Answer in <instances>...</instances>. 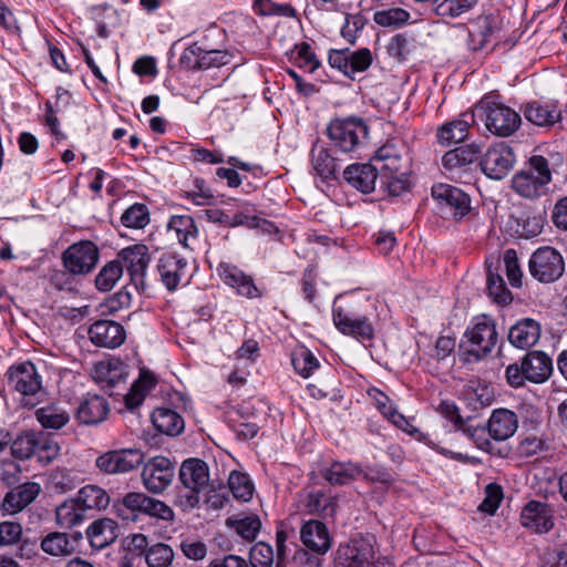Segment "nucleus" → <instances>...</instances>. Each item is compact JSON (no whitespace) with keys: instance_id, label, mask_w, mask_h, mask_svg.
<instances>
[{"instance_id":"nucleus-35","label":"nucleus","mask_w":567,"mask_h":567,"mask_svg":"<svg viewBox=\"0 0 567 567\" xmlns=\"http://www.w3.org/2000/svg\"><path fill=\"white\" fill-rule=\"evenodd\" d=\"M361 465L353 462H333L322 472V476L332 485H346L362 474Z\"/></svg>"},{"instance_id":"nucleus-37","label":"nucleus","mask_w":567,"mask_h":567,"mask_svg":"<svg viewBox=\"0 0 567 567\" xmlns=\"http://www.w3.org/2000/svg\"><path fill=\"white\" fill-rule=\"evenodd\" d=\"M525 118L538 126H551L560 118V112L554 104L528 103L524 109Z\"/></svg>"},{"instance_id":"nucleus-28","label":"nucleus","mask_w":567,"mask_h":567,"mask_svg":"<svg viewBox=\"0 0 567 567\" xmlns=\"http://www.w3.org/2000/svg\"><path fill=\"white\" fill-rule=\"evenodd\" d=\"M344 179L362 193H370L375 187L377 167L371 164H352L343 172Z\"/></svg>"},{"instance_id":"nucleus-38","label":"nucleus","mask_w":567,"mask_h":567,"mask_svg":"<svg viewBox=\"0 0 567 567\" xmlns=\"http://www.w3.org/2000/svg\"><path fill=\"white\" fill-rule=\"evenodd\" d=\"M480 152L481 148L476 144H467L456 147L444 154L442 157V165L447 171L461 168L473 163L477 158Z\"/></svg>"},{"instance_id":"nucleus-29","label":"nucleus","mask_w":567,"mask_h":567,"mask_svg":"<svg viewBox=\"0 0 567 567\" xmlns=\"http://www.w3.org/2000/svg\"><path fill=\"white\" fill-rule=\"evenodd\" d=\"M525 373L527 380L533 383H543L553 371L551 359L542 351H530L524 359Z\"/></svg>"},{"instance_id":"nucleus-14","label":"nucleus","mask_w":567,"mask_h":567,"mask_svg":"<svg viewBox=\"0 0 567 567\" xmlns=\"http://www.w3.org/2000/svg\"><path fill=\"white\" fill-rule=\"evenodd\" d=\"M333 322L341 333L358 340H371L374 336L373 326L367 317H360L342 307L333 308Z\"/></svg>"},{"instance_id":"nucleus-16","label":"nucleus","mask_w":567,"mask_h":567,"mask_svg":"<svg viewBox=\"0 0 567 567\" xmlns=\"http://www.w3.org/2000/svg\"><path fill=\"white\" fill-rule=\"evenodd\" d=\"M217 274L223 282L235 289L239 296L249 299L261 297V293L256 287L251 276L246 275L237 266L228 262H220L217 267Z\"/></svg>"},{"instance_id":"nucleus-57","label":"nucleus","mask_w":567,"mask_h":567,"mask_svg":"<svg viewBox=\"0 0 567 567\" xmlns=\"http://www.w3.org/2000/svg\"><path fill=\"white\" fill-rule=\"evenodd\" d=\"M381 186L385 188L391 196H400L410 187L409 177L405 173L386 175L380 177Z\"/></svg>"},{"instance_id":"nucleus-64","label":"nucleus","mask_w":567,"mask_h":567,"mask_svg":"<svg viewBox=\"0 0 567 567\" xmlns=\"http://www.w3.org/2000/svg\"><path fill=\"white\" fill-rule=\"evenodd\" d=\"M487 496L478 506V509L483 513L494 514L498 508L502 501V492L498 486L488 485L486 488Z\"/></svg>"},{"instance_id":"nucleus-27","label":"nucleus","mask_w":567,"mask_h":567,"mask_svg":"<svg viewBox=\"0 0 567 567\" xmlns=\"http://www.w3.org/2000/svg\"><path fill=\"white\" fill-rule=\"evenodd\" d=\"M488 434L495 441H505L514 435L518 421L514 412L507 409L493 411L488 422Z\"/></svg>"},{"instance_id":"nucleus-21","label":"nucleus","mask_w":567,"mask_h":567,"mask_svg":"<svg viewBox=\"0 0 567 567\" xmlns=\"http://www.w3.org/2000/svg\"><path fill=\"white\" fill-rule=\"evenodd\" d=\"M475 123V114L465 112L451 122L445 123L437 130V141L440 144L449 146L463 142L467 135L470 127Z\"/></svg>"},{"instance_id":"nucleus-40","label":"nucleus","mask_w":567,"mask_h":567,"mask_svg":"<svg viewBox=\"0 0 567 567\" xmlns=\"http://www.w3.org/2000/svg\"><path fill=\"white\" fill-rule=\"evenodd\" d=\"M124 367L117 360H104L94 364L93 378L99 383H106L110 386L116 385L123 378Z\"/></svg>"},{"instance_id":"nucleus-9","label":"nucleus","mask_w":567,"mask_h":567,"mask_svg":"<svg viewBox=\"0 0 567 567\" xmlns=\"http://www.w3.org/2000/svg\"><path fill=\"white\" fill-rule=\"evenodd\" d=\"M179 481L188 491L185 495L186 505L195 507L199 503V493L209 482V468L207 463L199 458L184 461L179 468Z\"/></svg>"},{"instance_id":"nucleus-45","label":"nucleus","mask_w":567,"mask_h":567,"mask_svg":"<svg viewBox=\"0 0 567 567\" xmlns=\"http://www.w3.org/2000/svg\"><path fill=\"white\" fill-rule=\"evenodd\" d=\"M155 385V380L151 374L142 372L140 378L132 384L128 393L125 395V404L130 410L140 406L146 393Z\"/></svg>"},{"instance_id":"nucleus-2","label":"nucleus","mask_w":567,"mask_h":567,"mask_svg":"<svg viewBox=\"0 0 567 567\" xmlns=\"http://www.w3.org/2000/svg\"><path fill=\"white\" fill-rule=\"evenodd\" d=\"M498 339L496 324L493 319L483 315L477 317L472 327H468L462 340V348L467 362H476L488 355L495 348Z\"/></svg>"},{"instance_id":"nucleus-50","label":"nucleus","mask_w":567,"mask_h":567,"mask_svg":"<svg viewBox=\"0 0 567 567\" xmlns=\"http://www.w3.org/2000/svg\"><path fill=\"white\" fill-rule=\"evenodd\" d=\"M291 362L296 372L303 378L310 377L311 373L319 368L318 359L306 348L295 351L292 353Z\"/></svg>"},{"instance_id":"nucleus-13","label":"nucleus","mask_w":567,"mask_h":567,"mask_svg":"<svg viewBox=\"0 0 567 567\" xmlns=\"http://www.w3.org/2000/svg\"><path fill=\"white\" fill-rule=\"evenodd\" d=\"M116 259L122 261L123 268H126L135 287L143 288L146 269L151 261L148 247L143 244L128 246L117 254Z\"/></svg>"},{"instance_id":"nucleus-32","label":"nucleus","mask_w":567,"mask_h":567,"mask_svg":"<svg viewBox=\"0 0 567 567\" xmlns=\"http://www.w3.org/2000/svg\"><path fill=\"white\" fill-rule=\"evenodd\" d=\"M86 519V513L78 501L65 499L55 508V524L62 529H71Z\"/></svg>"},{"instance_id":"nucleus-26","label":"nucleus","mask_w":567,"mask_h":567,"mask_svg":"<svg viewBox=\"0 0 567 567\" xmlns=\"http://www.w3.org/2000/svg\"><path fill=\"white\" fill-rule=\"evenodd\" d=\"M303 545L317 553L324 554L330 548V537L326 525L319 520L311 519L303 524L300 530Z\"/></svg>"},{"instance_id":"nucleus-7","label":"nucleus","mask_w":567,"mask_h":567,"mask_svg":"<svg viewBox=\"0 0 567 567\" xmlns=\"http://www.w3.org/2000/svg\"><path fill=\"white\" fill-rule=\"evenodd\" d=\"M432 197L445 218L461 220L471 212L470 196L456 186L449 184L434 185Z\"/></svg>"},{"instance_id":"nucleus-17","label":"nucleus","mask_w":567,"mask_h":567,"mask_svg":"<svg viewBox=\"0 0 567 567\" xmlns=\"http://www.w3.org/2000/svg\"><path fill=\"white\" fill-rule=\"evenodd\" d=\"M83 539L81 532L72 534L64 532H51L41 540V549L53 557H66L78 551Z\"/></svg>"},{"instance_id":"nucleus-61","label":"nucleus","mask_w":567,"mask_h":567,"mask_svg":"<svg viewBox=\"0 0 567 567\" xmlns=\"http://www.w3.org/2000/svg\"><path fill=\"white\" fill-rule=\"evenodd\" d=\"M297 60L299 66L306 69L310 73H313L320 66V62L311 51L310 44L306 42L297 45Z\"/></svg>"},{"instance_id":"nucleus-30","label":"nucleus","mask_w":567,"mask_h":567,"mask_svg":"<svg viewBox=\"0 0 567 567\" xmlns=\"http://www.w3.org/2000/svg\"><path fill=\"white\" fill-rule=\"evenodd\" d=\"M40 492L41 487L38 483L28 482L21 484L6 495L3 508L10 514L20 512L32 503Z\"/></svg>"},{"instance_id":"nucleus-22","label":"nucleus","mask_w":567,"mask_h":567,"mask_svg":"<svg viewBox=\"0 0 567 567\" xmlns=\"http://www.w3.org/2000/svg\"><path fill=\"white\" fill-rule=\"evenodd\" d=\"M540 332V324L536 320L524 318L509 328L507 338L515 348L529 349L537 343Z\"/></svg>"},{"instance_id":"nucleus-44","label":"nucleus","mask_w":567,"mask_h":567,"mask_svg":"<svg viewBox=\"0 0 567 567\" xmlns=\"http://www.w3.org/2000/svg\"><path fill=\"white\" fill-rule=\"evenodd\" d=\"M312 166L316 173L324 179L331 178L337 172L336 159L328 150L321 145H315L311 151Z\"/></svg>"},{"instance_id":"nucleus-60","label":"nucleus","mask_w":567,"mask_h":567,"mask_svg":"<svg viewBox=\"0 0 567 567\" xmlns=\"http://www.w3.org/2000/svg\"><path fill=\"white\" fill-rule=\"evenodd\" d=\"M22 536V527L16 522L0 523V547L17 544Z\"/></svg>"},{"instance_id":"nucleus-12","label":"nucleus","mask_w":567,"mask_h":567,"mask_svg":"<svg viewBox=\"0 0 567 567\" xmlns=\"http://www.w3.org/2000/svg\"><path fill=\"white\" fill-rule=\"evenodd\" d=\"M175 476L173 462L165 456L150 458L143 466L142 481L144 487L154 494L162 493Z\"/></svg>"},{"instance_id":"nucleus-5","label":"nucleus","mask_w":567,"mask_h":567,"mask_svg":"<svg viewBox=\"0 0 567 567\" xmlns=\"http://www.w3.org/2000/svg\"><path fill=\"white\" fill-rule=\"evenodd\" d=\"M528 270L537 281L551 284L564 275L565 261L558 250L550 246H544L532 254Z\"/></svg>"},{"instance_id":"nucleus-33","label":"nucleus","mask_w":567,"mask_h":567,"mask_svg":"<svg viewBox=\"0 0 567 567\" xmlns=\"http://www.w3.org/2000/svg\"><path fill=\"white\" fill-rule=\"evenodd\" d=\"M303 505L311 515L332 518L337 513L338 501L334 496L327 495L322 491H312L306 495Z\"/></svg>"},{"instance_id":"nucleus-41","label":"nucleus","mask_w":567,"mask_h":567,"mask_svg":"<svg viewBox=\"0 0 567 567\" xmlns=\"http://www.w3.org/2000/svg\"><path fill=\"white\" fill-rule=\"evenodd\" d=\"M35 417L43 429L60 430L70 421L69 413L55 404L42 406L35 411Z\"/></svg>"},{"instance_id":"nucleus-62","label":"nucleus","mask_w":567,"mask_h":567,"mask_svg":"<svg viewBox=\"0 0 567 567\" xmlns=\"http://www.w3.org/2000/svg\"><path fill=\"white\" fill-rule=\"evenodd\" d=\"M186 197L192 199L195 205H209L214 198L212 190L205 186L203 179H195L194 189L186 193Z\"/></svg>"},{"instance_id":"nucleus-49","label":"nucleus","mask_w":567,"mask_h":567,"mask_svg":"<svg viewBox=\"0 0 567 567\" xmlns=\"http://www.w3.org/2000/svg\"><path fill=\"white\" fill-rule=\"evenodd\" d=\"M228 486L234 497L247 502L252 497L254 484L247 474L234 471L229 474Z\"/></svg>"},{"instance_id":"nucleus-1","label":"nucleus","mask_w":567,"mask_h":567,"mask_svg":"<svg viewBox=\"0 0 567 567\" xmlns=\"http://www.w3.org/2000/svg\"><path fill=\"white\" fill-rule=\"evenodd\" d=\"M561 164L563 156L559 153L550 154V158L532 155L525 165L513 175V190L524 198H539L546 194L553 182L554 167Z\"/></svg>"},{"instance_id":"nucleus-6","label":"nucleus","mask_w":567,"mask_h":567,"mask_svg":"<svg viewBox=\"0 0 567 567\" xmlns=\"http://www.w3.org/2000/svg\"><path fill=\"white\" fill-rule=\"evenodd\" d=\"M487 131L496 136L513 135L520 126V115L509 106L496 102H483L480 105Z\"/></svg>"},{"instance_id":"nucleus-31","label":"nucleus","mask_w":567,"mask_h":567,"mask_svg":"<svg viewBox=\"0 0 567 567\" xmlns=\"http://www.w3.org/2000/svg\"><path fill=\"white\" fill-rule=\"evenodd\" d=\"M167 230L186 248H192L197 240L198 229L193 217L188 215L172 216L167 224Z\"/></svg>"},{"instance_id":"nucleus-54","label":"nucleus","mask_w":567,"mask_h":567,"mask_svg":"<svg viewBox=\"0 0 567 567\" xmlns=\"http://www.w3.org/2000/svg\"><path fill=\"white\" fill-rule=\"evenodd\" d=\"M410 13L401 8H391L386 10L377 11L373 20L377 24L382 27L399 28L408 22Z\"/></svg>"},{"instance_id":"nucleus-39","label":"nucleus","mask_w":567,"mask_h":567,"mask_svg":"<svg viewBox=\"0 0 567 567\" xmlns=\"http://www.w3.org/2000/svg\"><path fill=\"white\" fill-rule=\"evenodd\" d=\"M85 513L90 509H105L110 504L109 494L96 485L83 486L74 497Z\"/></svg>"},{"instance_id":"nucleus-19","label":"nucleus","mask_w":567,"mask_h":567,"mask_svg":"<svg viewBox=\"0 0 567 567\" xmlns=\"http://www.w3.org/2000/svg\"><path fill=\"white\" fill-rule=\"evenodd\" d=\"M182 59L193 69L207 70L228 64L231 55L227 51L205 50L197 43H193L184 51Z\"/></svg>"},{"instance_id":"nucleus-10","label":"nucleus","mask_w":567,"mask_h":567,"mask_svg":"<svg viewBox=\"0 0 567 567\" xmlns=\"http://www.w3.org/2000/svg\"><path fill=\"white\" fill-rule=\"evenodd\" d=\"M144 461V453L137 449L109 451L95 460V466L107 475L125 474L137 468Z\"/></svg>"},{"instance_id":"nucleus-52","label":"nucleus","mask_w":567,"mask_h":567,"mask_svg":"<svg viewBox=\"0 0 567 567\" xmlns=\"http://www.w3.org/2000/svg\"><path fill=\"white\" fill-rule=\"evenodd\" d=\"M487 291L497 303L507 305L512 302L513 297L507 289L504 279L498 274H494L488 267L487 274Z\"/></svg>"},{"instance_id":"nucleus-47","label":"nucleus","mask_w":567,"mask_h":567,"mask_svg":"<svg viewBox=\"0 0 567 567\" xmlns=\"http://www.w3.org/2000/svg\"><path fill=\"white\" fill-rule=\"evenodd\" d=\"M145 561L148 567H169L174 559V550L164 543H156L145 551Z\"/></svg>"},{"instance_id":"nucleus-55","label":"nucleus","mask_w":567,"mask_h":567,"mask_svg":"<svg viewBox=\"0 0 567 567\" xmlns=\"http://www.w3.org/2000/svg\"><path fill=\"white\" fill-rule=\"evenodd\" d=\"M34 432H25L18 436L11 444V452L16 458L27 460L34 455Z\"/></svg>"},{"instance_id":"nucleus-24","label":"nucleus","mask_w":567,"mask_h":567,"mask_svg":"<svg viewBox=\"0 0 567 567\" xmlns=\"http://www.w3.org/2000/svg\"><path fill=\"white\" fill-rule=\"evenodd\" d=\"M109 410V403L104 396L89 393L76 410V419L83 424H97L106 417Z\"/></svg>"},{"instance_id":"nucleus-23","label":"nucleus","mask_w":567,"mask_h":567,"mask_svg":"<svg viewBox=\"0 0 567 567\" xmlns=\"http://www.w3.org/2000/svg\"><path fill=\"white\" fill-rule=\"evenodd\" d=\"M163 284L168 290H175L187 275V261L172 254H164L157 264Z\"/></svg>"},{"instance_id":"nucleus-58","label":"nucleus","mask_w":567,"mask_h":567,"mask_svg":"<svg viewBox=\"0 0 567 567\" xmlns=\"http://www.w3.org/2000/svg\"><path fill=\"white\" fill-rule=\"evenodd\" d=\"M503 260L505 264L507 278L513 287L522 285L523 272L518 264V257L515 249H507L504 252Z\"/></svg>"},{"instance_id":"nucleus-48","label":"nucleus","mask_w":567,"mask_h":567,"mask_svg":"<svg viewBox=\"0 0 567 567\" xmlns=\"http://www.w3.org/2000/svg\"><path fill=\"white\" fill-rule=\"evenodd\" d=\"M477 0H435L434 11L440 17L456 18L473 9Z\"/></svg>"},{"instance_id":"nucleus-18","label":"nucleus","mask_w":567,"mask_h":567,"mask_svg":"<svg viewBox=\"0 0 567 567\" xmlns=\"http://www.w3.org/2000/svg\"><path fill=\"white\" fill-rule=\"evenodd\" d=\"M89 338L97 347L115 349L125 340L122 324L113 320H97L89 328Z\"/></svg>"},{"instance_id":"nucleus-46","label":"nucleus","mask_w":567,"mask_h":567,"mask_svg":"<svg viewBox=\"0 0 567 567\" xmlns=\"http://www.w3.org/2000/svg\"><path fill=\"white\" fill-rule=\"evenodd\" d=\"M123 275V265L118 259L109 261L97 274L95 286L100 291H110Z\"/></svg>"},{"instance_id":"nucleus-59","label":"nucleus","mask_w":567,"mask_h":567,"mask_svg":"<svg viewBox=\"0 0 567 567\" xmlns=\"http://www.w3.org/2000/svg\"><path fill=\"white\" fill-rule=\"evenodd\" d=\"M372 63V54L369 49L350 51V78L353 79L357 72H364Z\"/></svg>"},{"instance_id":"nucleus-42","label":"nucleus","mask_w":567,"mask_h":567,"mask_svg":"<svg viewBox=\"0 0 567 567\" xmlns=\"http://www.w3.org/2000/svg\"><path fill=\"white\" fill-rule=\"evenodd\" d=\"M375 402L378 410L393 425L409 433L410 435H413L415 432H417V430L408 421V419L403 414L399 413L396 409L389 403L390 400L384 393L379 392L378 396L375 398Z\"/></svg>"},{"instance_id":"nucleus-4","label":"nucleus","mask_w":567,"mask_h":567,"mask_svg":"<svg viewBox=\"0 0 567 567\" xmlns=\"http://www.w3.org/2000/svg\"><path fill=\"white\" fill-rule=\"evenodd\" d=\"M6 377L9 388L22 395L23 404L34 406L33 398L42 391V380L35 365L30 361L12 365Z\"/></svg>"},{"instance_id":"nucleus-51","label":"nucleus","mask_w":567,"mask_h":567,"mask_svg":"<svg viewBox=\"0 0 567 567\" xmlns=\"http://www.w3.org/2000/svg\"><path fill=\"white\" fill-rule=\"evenodd\" d=\"M121 221L128 228H144L150 223L148 208L144 204L136 203L123 213Z\"/></svg>"},{"instance_id":"nucleus-15","label":"nucleus","mask_w":567,"mask_h":567,"mask_svg":"<svg viewBox=\"0 0 567 567\" xmlns=\"http://www.w3.org/2000/svg\"><path fill=\"white\" fill-rule=\"evenodd\" d=\"M339 564L342 567H373L375 551L372 544L365 538L352 539L338 549Z\"/></svg>"},{"instance_id":"nucleus-56","label":"nucleus","mask_w":567,"mask_h":567,"mask_svg":"<svg viewBox=\"0 0 567 567\" xmlns=\"http://www.w3.org/2000/svg\"><path fill=\"white\" fill-rule=\"evenodd\" d=\"M272 547L264 542L255 544L249 553V561L252 567H271L274 564Z\"/></svg>"},{"instance_id":"nucleus-3","label":"nucleus","mask_w":567,"mask_h":567,"mask_svg":"<svg viewBox=\"0 0 567 567\" xmlns=\"http://www.w3.org/2000/svg\"><path fill=\"white\" fill-rule=\"evenodd\" d=\"M368 126L362 118H337L327 128L328 136L339 152L353 153L358 151L368 137Z\"/></svg>"},{"instance_id":"nucleus-63","label":"nucleus","mask_w":567,"mask_h":567,"mask_svg":"<svg viewBox=\"0 0 567 567\" xmlns=\"http://www.w3.org/2000/svg\"><path fill=\"white\" fill-rule=\"evenodd\" d=\"M254 10L260 16L286 14L293 16L295 9L290 6H276L270 0H255Z\"/></svg>"},{"instance_id":"nucleus-34","label":"nucleus","mask_w":567,"mask_h":567,"mask_svg":"<svg viewBox=\"0 0 567 567\" xmlns=\"http://www.w3.org/2000/svg\"><path fill=\"white\" fill-rule=\"evenodd\" d=\"M226 525L247 542H252L260 528L261 522L255 513H238L226 519Z\"/></svg>"},{"instance_id":"nucleus-20","label":"nucleus","mask_w":567,"mask_h":567,"mask_svg":"<svg viewBox=\"0 0 567 567\" xmlns=\"http://www.w3.org/2000/svg\"><path fill=\"white\" fill-rule=\"evenodd\" d=\"M520 524L534 533H547L554 526L551 509L545 503L530 501L520 513Z\"/></svg>"},{"instance_id":"nucleus-36","label":"nucleus","mask_w":567,"mask_h":567,"mask_svg":"<svg viewBox=\"0 0 567 567\" xmlns=\"http://www.w3.org/2000/svg\"><path fill=\"white\" fill-rule=\"evenodd\" d=\"M152 422L158 432L175 436L183 432L184 420L174 410L158 408L152 414Z\"/></svg>"},{"instance_id":"nucleus-11","label":"nucleus","mask_w":567,"mask_h":567,"mask_svg":"<svg viewBox=\"0 0 567 567\" xmlns=\"http://www.w3.org/2000/svg\"><path fill=\"white\" fill-rule=\"evenodd\" d=\"M97 260L99 248L90 240L74 243L62 254L63 266L73 275L91 272Z\"/></svg>"},{"instance_id":"nucleus-53","label":"nucleus","mask_w":567,"mask_h":567,"mask_svg":"<svg viewBox=\"0 0 567 567\" xmlns=\"http://www.w3.org/2000/svg\"><path fill=\"white\" fill-rule=\"evenodd\" d=\"M470 419L458 430L463 432L482 451L491 453L493 444L489 440L488 426H475L470 423Z\"/></svg>"},{"instance_id":"nucleus-25","label":"nucleus","mask_w":567,"mask_h":567,"mask_svg":"<svg viewBox=\"0 0 567 567\" xmlns=\"http://www.w3.org/2000/svg\"><path fill=\"white\" fill-rule=\"evenodd\" d=\"M118 525L111 518L94 520L86 529V537L94 549H104L117 538Z\"/></svg>"},{"instance_id":"nucleus-8","label":"nucleus","mask_w":567,"mask_h":567,"mask_svg":"<svg viewBox=\"0 0 567 567\" xmlns=\"http://www.w3.org/2000/svg\"><path fill=\"white\" fill-rule=\"evenodd\" d=\"M516 163L514 148L506 142L493 143L481 157V169L491 179L506 177Z\"/></svg>"},{"instance_id":"nucleus-43","label":"nucleus","mask_w":567,"mask_h":567,"mask_svg":"<svg viewBox=\"0 0 567 567\" xmlns=\"http://www.w3.org/2000/svg\"><path fill=\"white\" fill-rule=\"evenodd\" d=\"M495 32L493 20L488 16L477 17L474 22V30L468 31V41L473 50L484 48L488 39Z\"/></svg>"}]
</instances>
